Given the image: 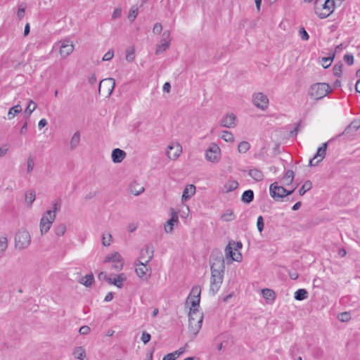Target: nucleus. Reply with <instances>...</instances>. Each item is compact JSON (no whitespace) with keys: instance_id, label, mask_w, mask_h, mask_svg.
<instances>
[{"instance_id":"1","label":"nucleus","mask_w":360,"mask_h":360,"mask_svg":"<svg viewBox=\"0 0 360 360\" xmlns=\"http://www.w3.org/2000/svg\"><path fill=\"white\" fill-rule=\"evenodd\" d=\"M210 263L211 266L210 291L214 295L221 287L225 271L224 258L220 250L217 248L212 250L210 257Z\"/></svg>"},{"instance_id":"2","label":"nucleus","mask_w":360,"mask_h":360,"mask_svg":"<svg viewBox=\"0 0 360 360\" xmlns=\"http://www.w3.org/2000/svg\"><path fill=\"white\" fill-rule=\"evenodd\" d=\"M332 91L330 86L326 83H316L311 85L309 95L311 98L319 100L326 96Z\"/></svg>"},{"instance_id":"3","label":"nucleus","mask_w":360,"mask_h":360,"mask_svg":"<svg viewBox=\"0 0 360 360\" xmlns=\"http://www.w3.org/2000/svg\"><path fill=\"white\" fill-rule=\"evenodd\" d=\"M318 0H316L314 2L315 7V13L321 19H324L328 17L335 9V1L333 0H326L324 4L321 5L322 10H324L323 12L320 11V8L318 6Z\"/></svg>"},{"instance_id":"4","label":"nucleus","mask_w":360,"mask_h":360,"mask_svg":"<svg viewBox=\"0 0 360 360\" xmlns=\"http://www.w3.org/2000/svg\"><path fill=\"white\" fill-rule=\"evenodd\" d=\"M31 241L30 233L25 229L19 230L15 236V248L23 250L27 248Z\"/></svg>"},{"instance_id":"5","label":"nucleus","mask_w":360,"mask_h":360,"mask_svg":"<svg viewBox=\"0 0 360 360\" xmlns=\"http://www.w3.org/2000/svg\"><path fill=\"white\" fill-rule=\"evenodd\" d=\"M295 191V188L288 191L282 186H278L276 182L271 184L269 186V193L271 196L274 200L282 199L284 197L292 194Z\"/></svg>"},{"instance_id":"6","label":"nucleus","mask_w":360,"mask_h":360,"mask_svg":"<svg viewBox=\"0 0 360 360\" xmlns=\"http://www.w3.org/2000/svg\"><path fill=\"white\" fill-rule=\"evenodd\" d=\"M235 242L233 240H231L229 242V244L225 248L224 252L226 259L229 263L236 261L240 262L242 260V255L240 252L235 253L233 252Z\"/></svg>"},{"instance_id":"7","label":"nucleus","mask_w":360,"mask_h":360,"mask_svg":"<svg viewBox=\"0 0 360 360\" xmlns=\"http://www.w3.org/2000/svg\"><path fill=\"white\" fill-rule=\"evenodd\" d=\"M196 314L194 311H189L188 314V328L190 332L195 337L199 333L202 323V320H195L193 317Z\"/></svg>"},{"instance_id":"8","label":"nucleus","mask_w":360,"mask_h":360,"mask_svg":"<svg viewBox=\"0 0 360 360\" xmlns=\"http://www.w3.org/2000/svg\"><path fill=\"white\" fill-rule=\"evenodd\" d=\"M252 103L257 108L265 110L269 105V98L262 92L255 93L252 95Z\"/></svg>"},{"instance_id":"9","label":"nucleus","mask_w":360,"mask_h":360,"mask_svg":"<svg viewBox=\"0 0 360 360\" xmlns=\"http://www.w3.org/2000/svg\"><path fill=\"white\" fill-rule=\"evenodd\" d=\"M328 142L323 143L317 150L316 153L309 161V166L317 165L325 158Z\"/></svg>"},{"instance_id":"10","label":"nucleus","mask_w":360,"mask_h":360,"mask_svg":"<svg viewBox=\"0 0 360 360\" xmlns=\"http://www.w3.org/2000/svg\"><path fill=\"white\" fill-rule=\"evenodd\" d=\"M206 159L212 162H217L220 159V148L216 144H212L206 151Z\"/></svg>"},{"instance_id":"11","label":"nucleus","mask_w":360,"mask_h":360,"mask_svg":"<svg viewBox=\"0 0 360 360\" xmlns=\"http://www.w3.org/2000/svg\"><path fill=\"white\" fill-rule=\"evenodd\" d=\"M201 288L195 285L192 288L191 291L188 297V300H191L192 307H198L200 302Z\"/></svg>"},{"instance_id":"12","label":"nucleus","mask_w":360,"mask_h":360,"mask_svg":"<svg viewBox=\"0 0 360 360\" xmlns=\"http://www.w3.org/2000/svg\"><path fill=\"white\" fill-rule=\"evenodd\" d=\"M182 151L181 146L179 143H172L167 146V155L170 160H176Z\"/></svg>"},{"instance_id":"13","label":"nucleus","mask_w":360,"mask_h":360,"mask_svg":"<svg viewBox=\"0 0 360 360\" xmlns=\"http://www.w3.org/2000/svg\"><path fill=\"white\" fill-rule=\"evenodd\" d=\"M74 50V45L72 41L68 39H64L61 41V45L60 47V54L63 58H66Z\"/></svg>"},{"instance_id":"14","label":"nucleus","mask_w":360,"mask_h":360,"mask_svg":"<svg viewBox=\"0 0 360 360\" xmlns=\"http://www.w3.org/2000/svg\"><path fill=\"white\" fill-rule=\"evenodd\" d=\"M115 86V79L112 78H106L102 79L99 83L98 91H101V89H106L108 96L111 95Z\"/></svg>"},{"instance_id":"15","label":"nucleus","mask_w":360,"mask_h":360,"mask_svg":"<svg viewBox=\"0 0 360 360\" xmlns=\"http://www.w3.org/2000/svg\"><path fill=\"white\" fill-rule=\"evenodd\" d=\"M179 222V217L177 213L174 210L173 208H171V218L168 219L165 224V231L167 233H171L173 231V227L174 224H176Z\"/></svg>"},{"instance_id":"16","label":"nucleus","mask_w":360,"mask_h":360,"mask_svg":"<svg viewBox=\"0 0 360 360\" xmlns=\"http://www.w3.org/2000/svg\"><path fill=\"white\" fill-rule=\"evenodd\" d=\"M236 117L233 113L227 114L221 122L220 125L226 128H233L236 127Z\"/></svg>"},{"instance_id":"17","label":"nucleus","mask_w":360,"mask_h":360,"mask_svg":"<svg viewBox=\"0 0 360 360\" xmlns=\"http://www.w3.org/2000/svg\"><path fill=\"white\" fill-rule=\"evenodd\" d=\"M121 255L120 253L115 252L112 253L111 255L108 256L104 262H112L116 263L114 266V268L116 269H121L122 268L123 264L121 261Z\"/></svg>"},{"instance_id":"18","label":"nucleus","mask_w":360,"mask_h":360,"mask_svg":"<svg viewBox=\"0 0 360 360\" xmlns=\"http://www.w3.org/2000/svg\"><path fill=\"white\" fill-rule=\"evenodd\" d=\"M148 263H145L143 261H139V265L136 268V273L138 276L141 278L147 279L150 274H148L149 269L147 266Z\"/></svg>"},{"instance_id":"19","label":"nucleus","mask_w":360,"mask_h":360,"mask_svg":"<svg viewBox=\"0 0 360 360\" xmlns=\"http://www.w3.org/2000/svg\"><path fill=\"white\" fill-rule=\"evenodd\" d=\"M153 257V250H150L148 245H146L141 250V256L139 261H143L148 263Z\"/></svg>"},{"instance_id":"20","label":"nucleus","mask_w":360,"mask_h":360,"mask_svg":"<svg viewBox=\"0 0 360 360\" xmlns=\"http://www.w3.org/2000/svg\"><path fill=\"white\" fill-rule=\"evenodd\" d=\"M125 151L120 148H115L112 151L111 157L114 163L121 162L126 157Z\"/></svg>"},{"instance_id":"21","label":"nucleus","mask_w":360,"mask_h":360,"mask_svg":"<svg viewBox=\"0 0 360 360\" xmlns=\"http://www.w3.org/2000/svg\"><path fill=\"white\" fill-rule=\"evenodd\" d=\"M195 193V186L193 184H189L186 186L183 191L181 199L183 201H186L191 198Z\"/></svg>"},{"instance_id":"22","label":"nucleus","mask_w":360,"mask_h":360,"mask_svg":"<svg viewBox=\"0 0 360 360\" xmlns=\"http://www.w3.org/2000/svg\"><path fill=\"white\" fill-rule=\"evenodd\" d=\"M238 187V183L235 180H229L224 185L223 191L224 193H229Z\"/></svg>"},{"instance_id":"23","label":"nucleus","mask_w":360,"mask_h":360,"mask_svg":"<svg viewBox=\"0 0 360 360\" xmlns=\"http://www.w3.org/2000/svg\"><path fill=\"white\" fill-rule=\"evenodd\" d=\"M248 174L256 181H260L264 179L262 172L256 168L250 169Z\"/></svg>"},{"instance_id":"24","label":"nucleus","mask_w":360,"mask_h":360,"mask_svg":"<svg viewBox=\"0 0 360 360\" xmlns=\"http://www.w3.org/2000/svg\"><path fill=\"white\" fill-rule=\"evenodd\" d=\"M253 199L254 192L250 189L245 191L241 196V201L247 204L252 202Z\"/></svg>"},{"instance_id":"25","label":"nucleus","mask_w":360,"mask_h":360,"mask_svg":"<svg viewBox=\"0 0 360 360\" xmlns=\"http://www.w3.org/2000/svg\"><path fill=\"white\" fill-rule=\"evenodd\" d=\"M129 191L134 195H139L144 191V188L134 181L129 185Z\"/></svg>"},{"instance_id":"26","label":"nucleus","mask_w":360,"mask_h":360,"mask_svg":"<svg viewBox=\"0 0 360 360\" xmlns=\"http://www.w3.org/2000/svg\"><path fill=\"white\" fill-rule=\"evenodd\" d=\"M263 297L268 302H272L275 299V292L273 290L265 288L262 291Z\"/></svg>"},{"instance_id":"27","label":"nucleus","mask_w":360,"mask_h":360,"mask_svg":"<svg viewBox=\"0 0 360 360\" xmlns=\"http://www.w3.org/2000/svg\"><path fill=\"white\" fill-rule=\"evenodd\" d=\"M124 278L123 276V274L118 275L116 278L114 279H112L110 278H106V281L110 284H113L116 285L117 288H122V282L124 281Z\"/></svg>"},{"instance_id":"28","label":"nucleus","mask_w":360,"mask_h":360,"mask_svg":"<svg viewBox=\"0 0 360 360\" xmlns=\"http://www.w3.org/2000/svg\"><path fill=\"white\" fill-rule=\"evenodd\" d=\"M80 141V133L79 131H76L71 138L70 142V149L75 150L77 146L79 145Z\"/></svg>"},{"instance_id":"29","label":"nucleus","mask_w":360,"mask_h":360,"mask_svg":"<svg viewBox=\"0 0 360 360\" xmlns=\"http://www.w3.org/2000/svg\"><path fill=\"white\" fill-rule=\"evenodd\" d=\"M294 179V172L291 169H288L286 171L285 176L282 179L283 184L288 186L291 184Z\"/></svg>"},{"instance_id":"30","label":"nucleus","mask_w":360,"mask_h":360,"mask_svg":"<svg viewBox=\"0 0 360 360\" xmlns=\"http://www.w3.org/2000/svg\"><path fill=\"white\" fill-rule=\"evenodd\" d=\"M56 219V214H52V211L47 210L43 215L41 219L40 223L45 222H53Z\"/></svg>"},{"instance_id":"31","label":"nucleus","mask_w":360,"mask_h":360,"mask_svg":"<svg viewBox=\"0 0 360 360\" xmlns=\"http://www.w3.org/2000/svg\"><path fill=\"white\" fill-rule=\"evenodd\" d=\"M94 281V275L92 273L86 275L79 280V283L86 287H90Z\"/></svg>"},{"instance_id":"32","label":"nucleus","mask_w":360,"mask_h":360,"mask_svg":"<svg viewBox=\"0 0 360 360\" xmlns=\"http://www.w3.org/2000/svg\"><path fill=\"white\" fill-rule=\"evenodd\" d=\"M307 295H308L307 290L306 289L302 288V289H298L295 292L294 297L296 300L302 301V300H305L307 297Z\"/></svg>"},{"instance_id":"33","label":"nucleus","mask_w":360,"mask_h":360,"mask_svg":"<svg viewBox=\"0 0 360 360\" xmlns=\"http://www.w3.org/2000/svg\"><path fill=\"white\" fill-rule=\"evenodd\" d=\"M22 111V107L20 105L18 104L11 108L8 112V119L11 120L16 114Z\"/></svg>"},{"instance_id":"34","label":"nucleus","mask_w":360,"mask_h":360,"mask_svg":"<svg viewBox=\"0 0 360 360\" xmlns=\"http://www.w3.org/2000/svg\"><path fill=\"white\" fill-rule=\"evenodd\" d=\"M73 355L75 358L79 359V360H84L85 357V350L83 349L82 347H77L75 348Z\"/></svg>"},{"instance_id":"35","label":"nucleus","mask_w":360,"mask_h":360,"mask_svg":"<svg viewBox=\"0 0 360 360\" xmlns=\"http://www.w3.org/2000/svg\"><path fill=\"white\" fill-rule=\"evenodd\" d=\"M342 66L343 65L341 61L338 62L333 66V72L336 77H340L342 76Z\"/></svg>"},{"instance_id":"36","label":"nucleus","mask_w":360,"mask_h":360,"mask_svg":"<svg viewBox=\"0 0 360 360\" xmlns=\"http://www.w3.org/2000/svg\"><path fill=\"white\" fill-rule=\"evenodd\" d=\"M35 191L30 190L25 194V200L28 205H31L35 200Z\"/></svg>"},{"instance_id":"37","label":"nucleus","mask_w":360,"mask_h":360,"mask_svg":"<svg viewBox=\"0 0 360 360\" xmlns=\"http://www.w3.org/2000/svg\"><path fill=\"white\" fill-rule=\"evenodd\" d=\"M250 148V145L248 141H241L238 146V150L240 153H245Z\"/></svg>"},{"instance_id":"38","label":"nucleus","mask_w":360,"mask_h":360,"mask_svg":"<svg viewBox=\"0 0 360 360\" xmlns=\"http://www.w3.org/2000/svg\"><path fill=\"white\" fill-rule=\"evenodd\" d=\"M135 58V49L134 47H129L126 51V60L128 62L134 61Z\"/></svg>"},{"instance_id":"39","label":"nucleus","mask_w":360,"mask_h":360,"mask_svg":"<svg viewBox=\"0 0 360 360\" xmlns=\"http://www.w3.org/2000/svg\"><path fill=\"white\" fill-rule=\"evenodd\" d=\"M355 133H356V131H354V129H349L347 131V132H346V129H345L343 131V132H342V133H341V134H338V136H336L335 138H333V139H330L328 142H330V141H333V139H337V138H338V137H340V136H343V135L347 136H348V138H349L350 140H352V139H353V136L355 135Z\"/></svg>"},{"instance_id":"40","label":"nucleus","mask_w":360,"mask_h":360,"mask_svg":"<svg viewBox=\"0 0 360 360\" xmlns=\"http://www.w3.org/2000/svg\"><path fill=\"white\" fill-rule=\"evenodd\" d=\"M55 233L58 236H62L65 234L66 231V226L65 224H60L59 225L56 226L54 229Z\"/></svg>"},{"instance_id":"41","label":"nucleus","mask_w":360,"mask_h":360,"mask_svg":"<svg viewBox=\"0 0 360 360\" xmlns=\"http://www.w3.org/2000/svg\"><path fill=\"white\" fill-rule=\"evenodd\" d=\"M34 159L30 155L28 158H27V169H26V173L27 174H30L32 172L33 169H34Z\"/></svg>"},{"instance_id":"42","label":"nucleus","mask_w":360,"mask_h":360,"mask_svg":"<svg viewBox=\"0 0 360 360\" xmlns=\"http://www.w3.org/2000/svg\"><path fill=\"white\" fill-rule=\"evenodd\" d=\"M221 138L226 142H233L234 141L233 134L228 131H223L221 135Z\"/></svg>"},{"instance_id":"43","label":"nucleus","mask_w":360,"mask_h":360,"mask_svg":"<svg viewBox=\"0 0 360 360\" xmlns=\"http://www.w3.org/2000/svg\"><path fill=\"white\" fill-rule=\"evenodd\" d=\"M312 187L311 182L310 181H307L302 185V186L299 190V194L300 195H303L307 191H309Z\"/></svg>"},{"instance_id":"44","label":"nucleus","mask_w":360,"mask_h":360,"mask_svg":"<svg viewBox=\"0 0 360 360\" xmlns=\"http://www.w3.org/2000/svg\"><path fill=\"white\" fill-rule=\"evenodd\" d=\"M37 104L32 101L30 100L29 102L28 105L27 106L25 113L27 115V116H30L32 112L37 108Z\"/></svg>"},{"instance_id":"45","label":"nucleus","mask_w":360,"mask_h":360,"mask_svg":"<svg viewBox=\"0 0 360 360\" xmlns=\"http://www.w3.org/2000/svg\"><path fill=\"white\" fill-rule=\"evenodd\" d=\"M338 319L341 322H347L351 319L350 313L347 311L340 313L338 315Z\"/></svg>"},{"instance_id":"46","label":"nucleus","mask_w":360,"mask_h":360,"mask_svg":"<svg viewBox=\"0 0 360 360\" xmlns=\"http://www.w3.org/2000/svg\"><path fill=\"white\" fill-rule=\"evenodd\" d=\"M169 47V44H167V42H161L160 44L158 45L156 50H155V54L158 55L163 51H166Z\"/></svg>"},{"instance_id":"47","label":"nucleus","mask_w":360,"mask_h":360,"mask_svg":"<svg viewBox=\"0 0 360 360\" xmlns=\"http://www.w3.org/2000/svg\"><path fill=\"white\" fill-rule=\"evenodd\" d=\"M334 56H335V53H333L332 56L322 58V61L323 62L322 63V65H323V68L326 69L330 66L331 61L333 60Z\"/></svg>"},{"instance_id":"48","label":"nucleus","mask_w":360,"mask_h":360,"mask_svg":"<svg viewBox=\"0 0 360 360\" xmlns=\"http://www.w3.org/2000/svg\"><path fill=\"white\" fill-rule=\"evenodd\" d=\"M53 222L40 223V231L41 234L47 233L51 227Z\"/></svg>"},{"instance_id":"49","label":"nucleus","mask_w":360,"mask_h":360,"mask_svg":"<svg viewBox=\"0 0 360 360\" xmlns=\"http://www.w3.org/2000/svg\"><path fill=\"white\" fill-rule=\"evenodd\" d=\"M349 129H354V131H356L358 129H360V122L357 120H354L347 127H346V132Z\"/></svg>"},{"instance_id":"50","label":"nucleus","mask_w":360,"mask_h":360,"mask_svg":"<svg viewBox=\"0 0 360 360\" xmlns=\"http://www.w3.org/2000/svg\"><path fill=\"white\" fill-rule=\"evenodd\" d=\"M25 9H26V5L23 3L21 4L20 5L18 12H17V16L19 18V20H21L24 17L25 13Z\"/></svg>"},{"instance_id":"51","label":"nucleus","mask_w":360,"mask_h":360,"mask_svg":"<svg viewBox=\"0 0 360 360\" xmlns=\"http://www.w3.org/2000/svg\"><path fill=\"white\" fill-rule=\"evenodd\" d=\"M61 208V199L57 198L53 203L52 214H56V212L59 211Z\"/></svg>"},{"instance_id":"52","label":"nucleus","mask_w":360,"mask_h":360,"mask_svg":"<svg viewBox=\"0 0 360 360\" xmlns=\"http://www.w3.org/2000/svg\"><path fill=\"white\" fill-rule=\"evenodd\" d=\"M190 311H194V312L196 313V314H195V316L193 317L195 320H200H200H203V314L200 313L198 311V307H191Z\"/></svg>"},{"instance_id":"53","label":"nucleus","mask_w":360,"mask_h":360,"mask_svg":"<svg viewBox=\"0 0 360 360\" xmlns=\"http://www.w3.org/2000/svg\"><path fill=\"white\" fill-rule=\"evenodd\" d=\"M257 226L259 233H262L264 230V222L262 216H259L257 220Z\"/></svg>"},{"instance_id":"54","label":"nucleus","mask_w":360,"mask_h":360,"mask_svg":"<svg viewBox=\"0 0 360 360\" xmlns=\"http://www.w3.org/2000/svg\"><path fill=\"white\" fill-rule=\"evenodd\" d=\"M8 247V240L6 237L0 238V252H4Z\"/></svg>"},{"instance_id":"55","label":"nucleus","mask_w":360,"mask_h":360,"mask_svg":"<svg viewBox=\"0 0 360 360\" xmlns=\"http://www.w3.org/2000/svg\"><path fill=\"white\" fill-rule=\"evenodd\" d=\"M137 15H138V8L132 7L129 11L128 18L131 21H133L136 18Z\"/></svg>"},{"instance_id":"56","label":"nucleus","mask_w":360,"mask_h":360,"mask_svg":"<svg viewBox=\"0 0 360 360\" xmlns=\"http://www.w3.org/2000/svg\"><path fill=\"white\" fill-rule=\"evenodd\" d=\"M233 219V213L229 210L221 216V219L225 221H230Z\"/></svg>"},{"instance_id":"57","label":"nucleus","mask_w":360,"mask_h":360,"mask_svg":"<svg viewBox=\"0 0 360 360\" xmlns=\"http://www.w3.org/2000/svg\"><path fill=\"white\" fill-rule=\"evenodd\" d=\"M162 38L161 42H167L168 44H170L171 39H170V32L169 30H165L162 34Z\"/></svg>"},{"instance_id":"58","label":"nucleus","mask_w":360,"mask_h":360,"mask_svg":"<svg viewBox=\"0 0 360 360\" xmlns=\"http://www.w3.org/2000/svg\"><path fill=\"white\" fill-rule=\"evenodd\" d=\"M151 339V335L146 331H143L141 335V340L144 344H147Z\"/></svg>"},{"instance_id":"59","label":"nucleus","mask_w":360,"mask_h":360,"mask_svg":"<svg viewBox=\"0 0 360 360\" xmlns=\"http://www.w3.org/2000/svg\"><path fill=\"white\" fill-rule=\"evenodd\" d=\"M113 56H114V51H113V49H110L103 56V61H109L113 58Z\"/></svg>"},{"instance_id":"60","label":"nucleus","mask_w":360,"mask_h":360,"mask_svg":"<svg viewBox=\"0 0 360 360\" xmlns=\"http://www.w3.org/2000/svg\"><path fill=\"white\" fill-rule=\"evenodd\" d=\"M299 34L302 40L307 41L309 39V36L304 27L300 28Z\"/></svg>"},{"instance_id":"61","label":"nucleus","mask_w":360,"mask_h":360,"mask_svg":"<svg viewBox=\"0 0 360 360\" xmlns=\"http://www.w3.org/2000/svg\"><path fill=\"white\" fill-rule=\"evenodd\" d=\"M111 238H112V236H111V234H110V233H108V238H106L105 234H103V236H102V244L104 246H109L110 245V239H111Z\"/></svg>"},{"instance_id":"62","label":"nucleus","mask_w":360,"mask_h":360,"mask_svg":"<svg viewBox=\"0 0 360 360\" xmlns=\"http://www.w3.org/2000/svg\"><path fill=\"white\" fill-rule=\"evenodd\" d=\"M344 60L349 65H351L354 63V56L352 54L347 53L344 56Z\"/></svg>"},{"instance_id":"63","label":"nucleus","mask_w":360,"mask_h":360,"mask_svg":"<svg viewBox=\"0 0 360 360\" xmlns=\"http://www.w3.org/2000/svg\"><path fill=\"white\" fill-rule=\"evenodd\" d=\"M162 25L159 22H156L153 26V32L155 34H160L162 32Z\"/></svg>"},{"instance_id":"64","label":"nucleus","mask_w":360,"mask_h":360,"mask_svg":"<svg viewBox=\"0 0 360 360\" xmlns=\"http://www.w3.org/2000/svg\"><path fill=\"white\" fill-rule=\"evenodd\" d=\"M90 330L88 326H83L79 328V332L81 335H87L90 332Z\"/></svg>"}]
</instances>
